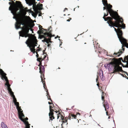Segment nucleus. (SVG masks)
Segmentation results:
<instances>
[{
    "mask_svg": "<svg viewBox=\"0 0 128 128\" xmlns=\"http://www.w3.org/2000/svg\"><path fill=\"white\" fill-rule=\"evenodd\" d=\"M14 6H10L9 8V10L12 14L14 16L13 18L15 19L16 20L15 24L16 29L19 28L22 29V30L19 32L20 36L26 38L28 36L30 29V27L26 24V20L25 18L22 16H19L18 14L17 13V11L19 10V8L23 7L21 2L20 1H16V4L14 2Z\"/></svg>",
    "mask_w": 128,
    "mask_h": 128,
    "instance_id": "1",
    "label": "nucleus"
},
{
    "mask_svg": "<svg viewBox=\"0 0 128 128\" xmlns=\"http://www.w3.org/2000/svg\"><path fill=\"white\" fill-rule=\"evenodd\" d=\"M116 20H118V22H116V20L113 21V22L114 23H115L117 25V26L116 27H118V28L117 29L116 28L113 27L115 30L116 32L118 37L119 39L121 44L124 43L125 44V46L128 47V44L127 43L126 40L122 36V32L121 30L122 28L124 29L126 27L125 24H124L123 22V20L122 18L118 17L117 18Z\"/></svg>",
    "mask_w": 128,
    "mask_h": 128,
    "instance_id": "2",
    "label": "nucleus"
},
{
    "mask_svg": "<svg viewBox=\"0 0 128 128\" xmlns=\"http://www.w3.org/2000/svg\"><path fill=\"white\" fill-rule=\"evenodd\" d=\"M28 36L27 37H28V38L25 43L30 48L31 52L34 54L36 52L35 47L37 46L36 44H37V40L35 36L32 34L30 35L28 33Z\"/></svg>",
    "mask_w": 128,
    "mask_h": 128,
    "instance_id": "3",
    "label": "nucleus"
},
{
    "mask_svg": "<svg viewBox=\"0 0 128 128\" xmlns=\"http://www.w3.org/2000/svg\"><path fill=\"white\" fill-rule=\"evenodd\" d=\"M108 66L109 70L113 71V73L117 72H121L122 70V67H120L119 64L116 61H112L108 64H105L104 66L106 68H107Z\"/></svg>",
    "mask_w": 128,
    "mask_h": 128,
    "instance_id": "4",
    "label": "nucleus"
},
{
    "mask_svg": "<svg viewBox=\"0 0 128 128\" xmlns=\"http://www.w3.org/2000/svg\"><path fill=\"white\" fill-rule=\"evenodd\" d=\"M108 12L107 11L106 14L104 13V16L103 18L105 21H107V22L108 24L110 26H117V25L116 24V23H114L113 22V19H114L115 20H116V22H118V20L116 19L117 18H118V17H120L116 15L113 14L112 16H110L111 17L108 16L106 18V16L108 15Z\"/></svg>",
    "mask_w": 128,
    "mask_h": 128,
    "instance_id": "5",
    "label": "nucleus"
},
{
    "mask_svg": "<svg viewBox=\"0 0 128 128\" xmlns=\"http://www.w3.org/2000/svg\"><path fill=\"white\" fill-rule=\"evenodd\" d=\"M106 10L108 12L110 16H112L113 14L116 15L118 17H120L117 12L114 11L112 9V6L110 4L106 5Z\"/></svg>",
    "mask_w": 128,
    "mask_h": 128,
    "instance_id": "6",
    "label": "nucleus"
},
{
    "mask_svg": "<svg viewBox=\"0 0 128 128\" xmlns=\"http://www.w3.org/2000/svg\"><path fill=\"white\" fill-rule=\"evenodd\" d=\"M19 116L20 119L26 125L25 128H30V124L28 123V121H25L22 118H24L25 116L24 115L22 112L21 114H19Z\"/></svg>",
    "mask_w": 128,
    "mask_h": 128,
    "instance_id": "7",
    "label": "nucleus"
},
{
    "mask_svg": "<svg viewBox=\"0 0 128 128\" xmlns=\"http://www.w3.org/2000/svg\"><path fill=\"white\" fill-rule=\"evenodd\" d=\"M53 106H54L52 105H50L49 106L50 112L49 114V116L50 120H52L54 118V113L53 112V111H54V109L52 108H53Z\"/></svg>",
    "mask_w": 128,
    "mask_h": 128,
    "instance_id": "8",
    "label": "nucleus"
},
{
    "mask_svg": "<svg viewBox=\"0 0 128 128\" xmlns=\"http://www.w3.org/2000/svg\"><path fill=\"white\" fill-rule=\"evenodd\" d=\"M49 34L47 33V32H45L44 33V34L41 35V36L42 38H44V40H42V41L44 42H46L47 43H48V38H47L48 36H49Z\"/></svg>",
    "mask_w": 128,
    "mask_h": 128,
    "instance_id": "9",
    "label": "nucleus"
},
{
    "mask_svg": "<svg viewBox=\"0 0 128 128\" xmlns=\"http://www.w3.org/2000/svg\"><path fill=\"white\" fill-rule=\"evenodd\" d=\"M40 72V73L41 75V76L43 75L44 76V66H40V67H39Z\"/></svg>",
    "mask_w": 128,
    "mask_h": 128,
    "instance_id": "10",
    "label": "nucleus"
},
{
    "mask_svg": "<svg viewBox=\"0 0 128 128\" xmlns=\"http://www.w3.org/2000/svg\"><path fill=\"white\" fill-rule=\"evenodd\" d=\"M44 76L43 75H42V76H40V77L41 79V82H42L43 84V86L44 87V88L45 90H47V88L46 86V84H45V80L44 81L43 79V78H44ZM44 80L45 79V78H44Z\"/></svg>",
    "mask_w": 128,
    "mask_h": 128,
    "instance_id": "11",
    "label": "nucleus"
},
{
    "mask_svg": "<svg viewBox=\"0 0 128 128\" xmlns=\"http://www.w3.org/2000/svg\"><path fill=\"white\" fill-rule=\"evenodd\" d=\"M0 74L2 75V78L3 79V78H4L5 79L6 82L5 84V85L9 84L7 77L6 76V75H4L3 73Z\"/></svg>",
    "mask_w": 128,
    "mask_h": 128,
    "instance_id": "12",
    "label": "nucleus"
},
{
    "mask_svg": "<svg viewBox=\"0 0 128 128\" xmlns=\"http://www.w3.org/2000/svg\"><path fill=\"white\" fill-rule=\"evenodd\" d=\"M68 119V118H65L64 119H62V124H61V126L62 128H63V124H65L66 125L68 124V123L67 122V120Z\"/></svg>",
    "mask_w": 128,
    "mask_h": 128,
    "instance_id": "13",
    "label": "nucleus"
},
{
    "mask_svg": "<svg viewBox=\"0 0 128 128\" xmlns=\"http://www.w3.org/2000/svg\"><path fill=\"white\" fill-rule=\"evenodd\" d=\"M99 75L100 79L102 81H103L105 80V77L103 76V74L102 70L100 71Z\"/></svg>",
    "mask_w": 128,
    "mask_h": 128,
    "instance_id": "14",
    "label": "nucleus"
},
{
    "mask_svg": "<svg viewBox=\"0 0 128 128\" xmlns=\"http://www.w3.org/2000/svg\"><path fill=\"white\" fill-rule=\"evenodd\" d=\"M76 116L74 114H70L69 115V117H68V119L71 120V119L76 118Z\"/></svg>",
    "mask_w": 128,
    "mask_h": 128,
    "instance_id": "15",
    "label": "nucleus"
},
{
    "mask_svg": "<svg viewBox=\"0 0 128 128\" xmlns=\"http://www.w3.org/2000/svg\"><path fill=\"white\" fill-rule=\"evenodd\" d=\"M35 2V0H29L27 2V4H28L30 6L34 4Z\"/></svg>",
    "mask_w": 128,
    "mask_h": 128,
    "instance_id": "16",
    "label": "nucleus"
},
{
    "mask_svg": "<svg viewBox=\"0 0 128 128\" xmlns=\"http://www.w3.org/2000/svg\"><path fill=\"white\" fill-rule=\"evenodd\" d=\"M122 53V52L120 50L119 51L116 53L115 52L113 54V55H114V56L115 57H118Z\"/></svg>",
    "mask_w": 128,
    "mask_h": 128,
    "instance_id": "17",
    "label": "nucleus"
},
{
    "mask_svg": "<svg viewBox=\"0 0 128 128\" xmlns=\"http://www.w3.org/2000/svg\"><path fill=\"white\" fill-rule=\"evenodd\" d=\"M20 107V106H19V107H18L16 108L18 110V114L22 112V109Z\"/></svg>",
    "mask_w": 128,
    "mask_h": 128,
    "instance_id": "18",
    "label": "nucleus"
},
{
    "mask_svg": "<svg viewBox=\"0 0 128 128\" xmlns=\"http://www.w3.org/2000/svg\"><path fill=\"white\" fill-rule=\"evenodd\" d=\"M101 91L102 92V100H104V97L106 95V94L104 93L102 90H101Z\"/></svg>",
    "mask_w": 128,
    "mask_h": 128,
    "instance_id": "19",
    "label": "nucleus"
},
{
    "mask_svg": "<svg viewBox=\"0 0 128 128\" xmlns=\"http://www.w3.org/2000/svg\"><path fill=\"white\" fill-rule=\"evenodd\" d=\"M57 116L58 119L60 116L62 120V119H64V118H65L63 116H62V114H61L60 112H58V114H57Z\"/></svg>",
    "mask_w": 128,
    "mask_h": 128,
    "instance_id": "20",
    "label": "nucleus"
},
{
    "mask_svg": "<svg viewBox=\"0 0 128 128\" xmlns=\"http://www.w3.org/2000/svg\"><path fill=\"white\" fill-rule=\"evenodd\" d=\"M104 107L105 109V110L106 111V114L107 115L108 114V111H107V109H108L109 108V105L108 104H107V105H106V106H104Z\"/></svg>",
    "mask_w": 128,
    "mask_h": 128,
    "instance_id": "21",
    "label": "nucleus"
},
{
    "mask_svg": "<svg viewBox=\"0 0 128 128\" xmlns=\"http://www.w3.org/2000/svg\"><path fill=\"white\" fill-rule=\"evenodd\" d=\"M1 126L2 128H8V127L5 124L4 122H2Z\"/></svg>",
    "mask_w": 128,
    "mask_h": 128,
    "instance_id": "22",
    "label": "nucleus"
},
{
    "mask_svg": "<svg viewBox=\"0 0 128 128\" xmlns=\"http://www.w3.org/2000/svg\"><path fill=\"white\" fill-rule=\"evenodd\" d=\"M102 1L104 5L105 6L108 5L107 1L106 0H102Z\"/></svg>",
    "mask_w": 128,
    "mask_h": 128,
    "instance_id": "23",
    "label": "nucleus"
},
{
    "mask_svg": "<svg viewBox=\"0 0 128 128\" xmlns=\"http://www.w3.org/2000/svg\"><path fill=\"white\" fill-rule=\"evenodd\" d=\"M6 85L7 86L8 90V92H12V89L10 87V84H8L7 85Z\"/></svg>",
    "mask_w": 128,
    "mask_h": 128,
    "instance_id": "24",
    "label": "nucleus"
},
{
    "mask_svg": "<svg viewBox=\"0 0 128 128\" xmlns=\"http://www.w3.org/2000/svg\"><path fill=\"white\" fill-rule=\"evenodd\" d=\"M46 93H47V94L48 95V99H49V100H50L51 101V102H52V100L51 99V98H50V96L49 94V93L48 92V90H46Z\"/></svg>",
    "mask_w": 128,
    "mask_h": 128,
    "instance_id": "25",
    "label": "nucleus"
},
{
    "mask_svg": "<svg viewBox=\"0 0 128 128\" xmlns=\"http://www.w3.org/2000/svg\"><path fill=\"white\" fill-rule=\"evenodd\" d=\"M39 29L40 30H38L37 32L39 34H44V31L42 29H40V27Z\"/></svg>",
    "mask_w": 128,
    "mask_h": 128,
    "instance_id": "26",
    "label": "nucleus"
},
{
    "mask_svg": "<svg viewBox=\"0 0 128 128\" xmlns=\"http://www.w3.org/2000/svg\"><path fill=\"white\" fill-rule=\"evenodd\" d=\"M52 31L51 30H50L49 32H47V33H48V34H49V36H48V37H50V36H51V38L52 37V36H54V37L55 36L54 35H52L51 33V32Z\"/></svg>",
    "mask_w": 128,
    "mask_h": 128,
    "instance_id": "27",
    "label": "nucleus"
},
{
    "mask_svg": "<svg viewBox=\"0 0 128 128\" xmlns=\"http://www.w3.org/2000/svg\"><path fill=\"white\" fill-rule=\"evenodd\" d=\"M104 102H103V104L104 106H106V105H107L108 104V102L107 101L105 100H103Z\"/></svg>",
    "mask_w": 128,
    "mask_h": 128,
    "instance_id": "28",
    "label": "nucleus"
},
{
    "mask_svg": "<svg viewBox=\"0 0 128 128\" xmlns=\"http://www.w3.org/2000/svg\"><path fill=\"white\" fill-rule=\"evenodd\" d=\"M14 104L16 106V108H17V107H18L19 106V103L18 102H15L14 103Z\"/></svg>",
    "mask_w": 128,
    "mask_h": 128,
    "instance_id": "29",
    "label": "nucleus"
},
{
    "mask_svg": "<svg viewBox=\"0 0 128 128\" xmlns=\"http://www.w3.org/2000/svg\"><path fill=\"white\" fill-rule=\"evenodd\" d=\"M51 36H50V37H48V43L49 42L52 43V42L51 41Z\"/></svg>",
    "mask_w": 128,
    "mask_h": 128,
    "instance_id": "30",
    "label": "nucleus"
},
{
    "mask_svg": "<svg viewBox=\"0 0 128 128\" xmlns=\"http://www.w3.org/2000/svg\"><path fill=\"white\" fill-rule=\"evenodd\" d=\"M13 99V102L14 103L15 102H17V100L16 98H15L14 95V97H12Z\"/></svg>",
    "mask_w": 128,
    "mask_h": 128,
    "instance_id": "31",
    "label": "nucleus"
},
{
    "mask_svg": "<svg viewBox=\"0 0 128 128\" xmlns=\"http://www.w3.org/2000/svg\"><path fill=\"white\" fill-rule=\"evenodd\" d=\"M43 60V59H42L41 58H37V60L38 62H40V61H42Z\"/></svg>",
    "mask_w": 128,
    "mask_h": 128,
    "instance_id": "32",
    "label": "nucleus"
},
{
    "mask_svg": "<svg viewBox=\"0 0 128 128\" xmlns=\"http://www.w3.org/2000/svg\"><path fill=\"white\" fill-rule=\"evenodd\" d=\"M11 96H12V97H14V93L12 91L9 92Z\"/></svg>",
    "mask_w": 128,
    "mask_h": 128,
    "instance_id": "33",
    "label": "nucleus"
},
{
    "mask_svg": "<svg viewBox=\"0 0 128 128\" xmlns=\"http://www.w3.org/2000/svg\"><path fill=\"white\" fill-rule=\"evenodd\" d=\"M32 6L33 9L34 10H34L36 8V4H35L34 5H33Z\"/></svg>",
    "mask_w": 128,
    "mask_h": 128,
    "instance_id": "34",
    "label": "nucleus"
},
{
    "mask_svg": "<svg viewBox=\"0 0 128 128\" xmlns=\"http://www.w3.org/2000/svg\"><path fill=\"white\" fill-rule=\"evenodd\" d=\"M43 6L42 4H40V9L42 10V7Z\"/></svg>",
    "mask_w": 128,
    "mask_h": 128,
    "instance_id": "35",
    "label": "nucleus"
},
{
    "mask_svg": "<svg viewBox=\"0 0 128 128\" xmlns=\"http://www.w3.org/2000/svg\"><path fill=\"white\" fill-rule=\"evenodd\" d=\"M97 78L96 79V81L97 82H98V79L99 76V74H98L97 75Z\"/></svg>",
    "mask_w": 128,
    "mask_h": 128,
    "instance_id": "36",
    "label": "nucleus"
},
{
    "mask_svg": "<svg viewBox=\"0 0 128 128\" xmlns=\"http://www.w3.org/2000/svg\"><path fill=\"white\" fill-rule=\"evenodd\" d=\"M42 61H40V62H40V64H39L38 65V66L40 67V66H42Z\"/></svg>",
    "mask_w": 128,
    "mask_h": 128,
    "instance_id": "37",
    "label": "nucleus"
},
{
    "mask_svg": "<svg viewBox=\"0 0 128 128\" xmlns=\"http://www.w3.org/2000/svg\"><path fill=\"white\" fill-rule=\"evenodd\" d=\"M53 112H55L56 113V115H57V114H58V112H58V111L57 110H54V111H53Z\"/></svg>",
    "mask_w": 128,
    "mask_h": 128,
    "instance_id": "38",
    "label": "nucleus"
},
{
    "mask_svg": "<svg viewBox=\"0 0 128 128\" xmlns=\"http://www.w3.org/2000/svg\"><path fill=\"white\" fill-rule=\"evenodd\" d=\"M47 44H48L47 46H48V47H49L51 46V44H50L49 43H48Z\"/></svg>",
    "mask_w": 128,
    "mask_h": 128,
    "instance_id": "39",
    "label": "nucleus"
},
{
    "mask_svg": "<svg viewBox=\"0 0 128 128\" xmlns=\"http://www.w3.org/2000/svg\"><path fill=\"white\" fill-rule=\"evenodd\" d=\"M48 104H50V105H52L53 106L54 105V104L53 103H52V102H48Z\"/></svg>",
    "mask_w": 128,
    "mask_h": 128,
    "instance_id": "40",
    "label": "nucleus"
},
{
    "mask_svg": "<svg viewBox=\"0 0 128 128\" xmlns=\"http://www.w3.org/2000/svg\"><path fill=\"white\" fill-rule=\"evenodd\" d=\"M36 57L38 58V57L39 56L38 54V52H36Z\"/></svg>",
    "mask_w": 128,
    "mask_h": 128,
    "instance_id": "41",
    "label": "nucleus"
},
{
    "mask_svg": "<svg viewBox=\"0 0 128 128\" xmlns=\"http://www.w3.org/2000/svg\"><path fill=\"white\" fill-rule=\"evenodd\" d=\"M71 19L72 18H69L66 21H67L69 22L70 20H71Z\"/></svg>",
    "mask_w": 128,
    "mask_h": 128,
    "instance_id": "42",
    "label": "nucleus"
},
{
    "mask_svg": "<svg viewBox=\"0 0 128 128\" xmlns=\"http://www.w3.org/2000/svg\"><path fill=\"white\" fill-rule=\"evenodd\" d=\"M39 27L40 28V29H42V30L43 29V28H42V26L40 25Z\"/></svg>",
    "mask_w": 128,
    "mask_h": 128,
    "instance_id": "43",
    "label": "nucleus"
},
{
    "mask_svg": "<svg viewBox=\"0 0 128 128\" xmlns=\"http://www.w3.org/2000/svg\"><path fill=\"white\" fill-rule=\"evenodd\" d=\"M42 13H40L38 15V16H42Z\"/></svg>",
    "mask_w": 128,
    "mask_h": 128,
    "instance_id": "44",
    "label": "nucleus"
},
{
    "mask_svg": "<svg viewBox=\"0 0 128 128\" xmlns=\"http://www.w3.org/2000/svg\"><path fill=\"white\" fill-rule=\"evenodd\" d=\"M57 38H60V36H57L56 37H55V38L56 39Z\"/></svg>",
    "mask_w": 128,
    "mask_h": 128,
    "instance_id": "45",
    "label": "nucleus"
},
{
    "mask_svg": "<svg viewBox=\"0 0 128 128\" xmlns=\"http://www.w3.org/2000/svg\"><path fill=\"white\" fill-rule=\"evenodd\" d=\"M9 0L11 1V2H12V3H13V4L12 6H14V4L13 3V2H14L12 0Z\"/></svg>",
    "mask_w": 128,
    "mask_h": 128,
    "instance_id": "46",
    "label": "nucleus"
},
{
    "mask_svg": "<svg viewBox=\"0 0 128 128\" xmlns=\"http://www.w3.org/2000/svg\"><path fill=\"white\" fill-rule=\"evenodd\" d=\"M125 73L128 76V72H125Z\"/></svg>",
    "mask_w": 128,
    "mask_h": 128,
    "instance_id": "47",
    "label": "nucleus"
},
{
    "mask_svg": "<svg viewBox=\"0 0 128 128\" xmlns=\"http://www.w3.org/2000/svg\"><path fill=\"white\" fill-rule=\"evenodd\" d=\"M25 120H25V121H26V120H28V118H27V117H26V118Z\"/></svg>",
    "mask_w": 128,
    "mask_h": 128,
    "instance_id": "48",
    "label": "nucleus"
},
{
    "mask_svg": "<svg viewBox=\"0 0 128 128\" xmlns=\"http://www.w3.org/2000/svg\"><path fill=\"white\" fill-rule=\"evenodd\" d=\"M104 8V10L105 9H106V8L105 7H104L103 8Z\"/></svg>",
    "mask_w": 128,
    "mask_h": 128,
    "instance_id": "49",
    "label": "nucleus"
},
{
    "mask_svg": "<svg viewBox=\"0 0 128 128\" xmlns=\"http://www.w3.org/2000/svg\"><path fill=\"white\" fill-rule=\"evenodd\" d=\"M97 85L99 87V84H98V83L97 84Z\"/></svg>",
    "mask_w": 128,
    "mask_h": 128,
    "instance_id": "50",
    "label": "nucleus"
},
{
    "mask_svg": "<svg viewBox=\"0 0 128 128\" xmlns=\"http://www.w3.org/2000/svg\"><path fill=\"white\" fill-rule=\"evenodd\" d=\"M52 108L53 109H54V110H56V109H55V108H54V106L53 107V108Z\"/></svg>",
    "mask_w": 128,
    "mask_h": 128,
    "instance_id": "51",
    "label": "nucleus"
},
{
    "mask_svg": "<svg viewBox=\"0 0 128 128\" xmlns=\"http://www.w3.org/2000/svg\"><path fill=\"white\" fill-rule=\"evenodd\" d=\"M67 9H67V8H65V10H64V11H65V10H67Z\"/></svg>",
    "mask_w": 128,
    "mask_h": 128,
    "instance_id": "52",
    "label": "nucleus"
},
{
    "mask_svg": "<svg viewBox=\"0 0 128 128\" xmlns=\"http://www.w3.org/2000/svg\"><path fill=\"white\" fill-rule=\"evenodd\" d=\"M9 4H12V3L11 2H9Z\"/></svg>",
    "mask_w": 128,
    "mask_h": 128,
    "instance_id": "53",
    "label": "nucleus"
},
{
    "mask_svg": "<svg viewBox=\"0 0 128 128\" xmlns=\"http://www.w3.org/2000/svg\"><path fill=\"white\" fill-rule=\"evenodd\" d=\"M52 28V27H51V26H50V28H49V30H49V29H50V28Z\"/></svg>",
    "mask_w": 128,
    "mask_h": 128,
    "instance_id": "54",
    "label": "nucleus"
},
{
    "mask_svg": "<svg viewBox=\"0 0 128 128\" xmlns=\"http://www.w3.org/2000/svg\"><path fill=\"white\" fill-rule=\"evenodd\" d=\"M94 44V48H95V46Z\"/></svg>",
    "mask_w": 128,
    "mask_h": 128,
    "instance_id": "55",
    "label": "nucleus"
},
{
    "mask_svg": "<svg viewBox=\"0 0 128 128\" xmlns=\"http://www.w3.org/2000/svg\"><path fill=\"white\" fill-rule=\"evenodd\" d=\"M46 30V29H44V30Z\"/></svg>",
    "mask_w": 128,
    "mask_h": 128,
    "instance_id": "56",
    "label": "nucleus"
},
{
    "mask_svg": "<svg viewBox=\"0 0 128 128\" xmlns=\"http://www.w3.org/2000/svg\"><path fill=\"white\" fill-rule=\"evenodd\" d=\"M36 51H39V50H38H38H36Z\"/></svg>",
    "mask_w": 128,
    "mask_h": 128,
    "instance_id": "57",
    "label": "nucleus"
},
{
    "mask_svg": "<svg viewBox=\"0 0 128 128\" xmlns=\"http://www.w3.org/2000/svg\"><path fill=\"white\" fill-rule=\"evenodd\" d=\"M126 78H127V79H128V78L126 76Z\"/></svg>",
    "mask_w": 128,
    "mask_h": 128,
    "instance_id": "58",
    "label": "nucleus"
},
{
    "mask_svg": "<svg viewBox=\"0 0 128 128\" xmlns=\"http://www.w3.org/2000/svg\"><path fill=\"white\" fill-rule=\"evenodd\" d=\"M99 45L98 43H97V45Z\"/></svg>",
    "mask_w": 128,
    "mask_h": 128,
    "instance_id": "59",
    "label": "nucleus"
},
{
    "mask_svg": "<svg viewBox=\"0 0 128 128\" xmlns=\"http://www.w3.org/2000/svg\"><path fill=\"white\" fill-rule=\"evenodd\" d=\"M76 8H75L74 9V11H75V9Z\"/></svg>",
    "mask_w": 128,
    "mask_h": 128,
    "instance_id": "60",
    "label": "nucleus"
},
{
    "mask_svg": "<svg viewBox=\"0 0 128 128\" xmlns=\"http://www.w3.org/2000/svg\"><path fill=\"white\" fill-rule=\"evenodd\" d=\"M58 69H60V67H58Z\"/></svg>",
    "mask_w": 128,
    "mask_h": 128,
    "instance_id": "61",
    "label": "nucleus"
},
{
    "mask_svg": "<svg viewBox=\"0 0 128 128\" xmlns=\"http://www.w3.org/2000/svg\"><path fill=\"white\" fill-rule=\"evenodd\" d=\"M84 44H86V42H84Z\"/></svg>",
    "mask_w": 128,
    "mask_h": 128,
    "instance_id": "62",
    "label": "nucleus"
},
{
    "mask_svg": "<svg viewBox=\"0 0 128 128\" xmlns=\"http://www.w3.org/2000/svg\"><path fill=\"white\" fill-rule=\"evenodd\" d=\"M77 7H78V8H79V6H77Z\"/></svg>",
    "mask_w": 128,
    "mask_h": 128,
    "instance_id": "63",
    "label": "nucleus"
},
{
    "mask_svg": "<svg viewBox=\"0 0 128 128\" xmlns=\"http://www.w3.org/2000/svg\"><path fill=\"white\" fill-rule=\"evenodd\" d=\"M48 97H49V95H48Z\"/></svg>",
    "mask_w": 128,
    "mask_h": 128,
    "instance_id": "64",
    "label": "nucleus"
}]
</instances>
